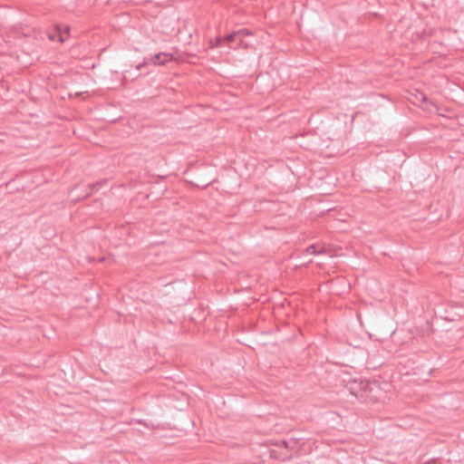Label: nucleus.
I'll use <instances>...</instances> for the list:
<instances>
[{
	"label": "nucleus",
	"instance_id": "f257e3e1",
	"mask_svg": "<svg viewBox=\"0 0 464 464\" xmlns=\"http://www.w3.org/2000/svg\"><path fill=\"white\" fill-rule=\"evenodd\" d=\"M365 386L366 396H364L363 402H377L385 398V392L381 387L380 382L368 381Z\"/></svg>",
	"mask_w": 464,
	"mask_h": 464
},
{
	"label": "nucleus",
	"instance_id": "f03ea898",
	"mask_svg": "<svg viewBox=\"0 0 464 464\" xmlns=\"http://www.w3.org/2000/svg\"><path fill=\"white\" fill-rule=\"evenodd\" d=\"M246 35H251V33L246 29L238 30L227 34L225 38H217V45L220 44L222 42L227 41L228 43H235L239 46L246 47L247 44H246L243 39Z\"/></svg>",
	"mask_w": 464,
	"mask_h": 464
},
{
	"label": "nucleus",
	"instance_id": "7ed1b4c3",
	"mask_svg": "<svg viewBox=\"0 0 464 464\" xmlns=\"http://www.w3.org/2000/svg\"><path fill=\"white\" fill-rule=\"evenodd\" d=\"M368 380H353L350 382L347 385V390L350 392L352 395L359 399L363 402V399L365 395V390Z\"/></svg>",
	"mask_w": 464,
	"mask_h": 464
},
{
	"label": "nucleus",
	"instance_id": "20e7f679",
	"mask_svg": "<svg viewBox=\"0 0 464 464\" xmlns=\"http://www.w3.org/2000/svg\"><path fill=\"white\" fill-rule=\"evenodd\" d=\"M172 60V55L166 53H160L150 57V59H145L143 63H140L137 66V69L140 70L144 64L152 63L155 65L165 64L166 63Z\"/></svg>",
	"mask_w": 464,
	"mask_h": 464
},
{
	"label": "nucleus",
	"instance_id": "39448f33",
	"mask_svg": "<svg viewBox=\"0 0 464 464\" xmlns=\"http://www.w3.org/2000/svg\"><path fill=\"white\" fill-rule=\"evenodd\" d=\"M69 34V28L67 27L64 32H63L60 28H56L53 32L48 34V37L51 41L58 40L61 43L66 41Z\"/></svg>",
	"mask_w": 464,
	"mask_h": 464
},
{
	"label": "nucleus",
	"instance_id": "423d86ee",
	"mask_svg": "<svg viewBox=\"0 0 464 464\" xmlns=\"http://www.w3.org/2000/svg\"><path fill=\"white\" fill-rule=\"evenodd\" d=\"M325 253V247L324 245L321 244H314L309 246L305 248L304 251V255H321Z\"/></svg>",
	"mask_w": 464,
	"mask_h": 464
},
{
	"label": "nucleus",
	"instance_id": "0eeeda50",
	"mask_svg": "<svg viewBox=\"0 0 464 464\" xmlns=\"http://www.w3.org/2000/svg\"><path fill=\"white\" fill-rule=\"evenodd\" d=\"M282 445L285 447V448H287L288 447V443L286 440H283L282 442Z\"/></svg>",
	"mask_w": 464,
	"mask_h": 464
},
{
	"label": "nucleus",
	"instance_id": "6e6552de",
	"mask_svg": "<svg viewBox=\"0 0 464 464\" xmlns=\"http://www.w3.org/2000/svg\"><path fill=\"white\" fill-rule=\"evenodd\" d=\"M100 186H101V183H96V184L92 185L93 188L100 187Z\"/></svg>",
	"mask_w": 464,
	"mask_h": 464
},
{
	"label": "nucleus",
	"instance_id": "1a4fd4ad",
	"mask_svg": "<svg viewBox=\"0 0 464 464\" xmlns=\"http://www.w3.org/2000/svg\"><path fill=\"white\" fill-rule=\"evenodd\" d=\"M421 100L426 101V97L423 94H421Z\"/></svg>",
	"mask_w": 464,
	"mask_h": 464
}]
</instances>
